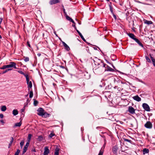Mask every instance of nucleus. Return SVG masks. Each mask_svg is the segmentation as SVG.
<instances>
[{
    "label": "nucleus",
    "mask_w": 155,
    "mask_h": 155,
    "mask_svg": "<svg viewBox=\"0 0 155 155\" xmlns=\"http://www.w3.org/2000/svg\"><path fill=\"white\" fill-rule=\"evenodd\" d=\"M149 56L151 60H150V58H149V57L147 55L145 56V58L147 62L148 63H151V61H152V62H153L155 61V59H154L153 57V54H150Z\"/></svg>",
    "instance_id": "nucleus-1"
},
{
    "label": "nucleus",
    "mask_w": 155,
    "mask_h": 155,
    "mask_svg": "<svg viewBox=\"0 0 155 155\" xmlns=\"http://www.w3.org/2000/svg\"><path fill=\"white\" fill-rule=\"evenodd\" d=\"M16 64L14 62H11L9 64L6 65V68H9L14 67V68L16 69L17 68L16 66Z\"/></svg>",
    "instance_id": "nucleus-2"
},
{
    "label": "nucleus",
    "mask_w": 155,
    "mask_h": 155,
    "mask_svg": "<svg viewBox=\"0 0 155 155\" xmlns=\"http://www.w3.org/2000/svg\"><path fill=\"white\" fill-rule=\"evenodd\" d=\"M37 111L38 112L37 113L40 116H41V117L43 115V114L45 111L41 107L39 108L38 109Z\"/></svg>",
    "instance_id": "nucleus-3"
},
{
    "label": "nucleus",
    "mask_w": 155,
    "mask_h": 155,
    "mask_svg": "<svg viewBox=\"0 0 155 155\" xmlns=\"http://www.w3.org/2000/svg\"><path fill=\"white\" fill-rule=\"evenodd\" d=\"M142 107L143 109L146 111H149L150 109L149 106L146 103H143L142 104Z\"/></svg>",
    "instance_id": "nucleus-4"
},
{
    "label": "nucleus",
    "mask_w": 155,
    "mask_h": 155,
    "mask_svg": "<svg viewBox=\"0 0 155 155\" xmlns=\"http://www.w3.org/2000/svg\"><path fill=\"white\" fill-rule=\"evenodd\" d=\"M144 126L147 128L151 129L152 127V124L150 121H147L145 124Z\"/></svg>",
    "instance_id": "nucleus-5"
},
{
    "label": "nucleus",
    "mask_w": 155,
    "mask_h": 155,
    "mask_svg": "<svg viewBox=\"0 0 155 155\" xmlns=\"http://www.w3.org/2000/svg\"><path fill=\"white\" fill-rule=\"evenodd\" d=\"M29 143H29V142L28 141L27 142L26 145L24 146L23 149V152H22V154H24L26 152V151L27 150V149H28V147L29 145Z\"/></svg>",
    "instance_id": "nucleus-6"
},
{
    "label": "nucleus",
    "mask_w": 155,
    "mask_h": 155,
    "mask_svg": "<svg viewBox=\"0 0 155 155\" xmlns=\"http://www.w3.org/2000/svg\"><path fill=\"white\" fill-rule=\"evenodd\" d=\"M135 109L131 106H129L128 107V111L131 114H133L135 113Z\"/></svg>",
    "instance_id": "nucleus-7"
},
{
    "label": "nucleus",
    "mask_w": 155,
    "mask_h": 155,
    "mask_svg": "<svg viewBox=\"0 0 155 155\" xmlns=\"http://www.w3.org/2000/svg\"><path fill=\"white\" fill-rule=\"evenodd\" d=\"M50 150L48 149V147L47 146H46L44 148V155H48V154L49 153Z\"/></svg>",
    "instance_id": "nucleus-8"
},
{
    "label": "nucleus",
    "mask_w": 155,
    "mask_h": 155,
    "mask_svg": "<svg viewBox=\"0 0 155 155\" xmlns=\"http://www.w3.org/2000/svg\"><path fill=\"white\" fill-rule=\"evenodd\" d=\"M127 35L130 38L134 41L137 38L136 36L133 34L129 33L127 34Z\"/></svg>",
    "instance_id": "nucleus-9"
},
{
    "label": "nucleus",
    "mask_w": 155,
    "mask_h": 155,
    "mask_svg": "<svg viewBox=\"0 0 155 155\" xmlns=\"http://www.w3.org/2000/svg\"><path fill=\"white\" fill-rule=\"evenodd\" d=\"M60 2L59 0H51L49 3L50 5L55 4Z\"/></svg>",
    "instance_id": "nucleus-10"
},
{
    "label": "nucleus",
    "mask_w": 155,
    "mask_h": 155,
    "mask_svg": "<svg viewBox=\"0 0 155 155\" xmlns=\"http://www.w3.org/2000/svg\"><path fill=\"white\" fill-rule=\"evenodd\" d=\"M117 150L118 148L117 146H115L113 147L112 151L116 155H117Z\"/></svg>",
    "instance_id": "nucleus-11"
},
{
    "label": "nucleus",
    "mask_w": 155,
    "mask_h": 155,
    "mask_svg": "<svg viewBox=\"0 0 155 155\" xmlns=\"http://www.w3.org/2000/svg\"><path fill=\"white\" fill-rule=\"evenodd\" d=\"M110 71L112 72H113L114 71V70L110 67L108 65H107L106 67V68L105 70V71Z\"/></svg>",
    "instance_id": "nucleus-12"
},
{
    "label": "nucleus",
    "mask_w": 155,
    "mask_h": 155,
    "mask_svg": "<svg viewBox=\"0 0 155 155\" xmlns=\"http://www.w3.org/2000/svg\"><path fill=\"white\" fill-rule=\"evenodd\" d=\"M62 43L65 48V49L67 51H69L70 50L69 47L64 42L62 41Z\"/></svg>",
    "instance_id": "nucleus-13"
},
{
    "label": "nucleus",
    "mask_w": 155,
    "mask_h": 155,
    "mask_svg": "<svg viewBox=\"0 0 155 155\" xmlns=\"http://www.w3.org/2000/svg\"><path fill=\"white\" fill-rule=\"evenodd\" d=\"M133 98L134 100L137 101H141V98L140 97H139L138 95H137L133 97Z\"/></svg>",
    "instance_id": "nucleus-14"
},
{
    "label": "nucleus",
    "mask_w": 155,
    "mask_h": 155,
    "mask_svg": "<svg viewBox=\"0 0 155 155\" xmlns=\"http://www.w3.org/2000/svg\"><path fill=\"white\" fill-rule=\"evenodd\" d=\"M135 41L142 48L143 47V45L137 38L136 39H135Z\"/></svg>",
    "instance_id": "nucleus-15"
},
{
    "label": "nucleus",
    "mask_w": 155,
    "mask_h": 155,
    "mask_svg": "<svg viewBox=\"0 0 155 155\" xmlns=\"http://www.w3.org/2000/svg\"><path fill=\"white\" fill-rule=\"evenodd\" d=\"M76 31L78 33V34L79 35L81 39L83 40L84 41H86L85 39H84V37L83 36L81 33V32L77 29H76Z\"/></svg>",
    "instance_id": "nucleus-16"
},
{
    "label": "nucleus",
    "mask_w": 155,
    "mask_h": 155,
    "mask_svg": "<svg viewBox=\"0 0 155 155\" xmlns=\"http://www.w3.org/2000/svg\"><path fill=\"white\" fill-rule=\"evenodd\" d=\"M50 115V114L48 113L46 111H45L43 115L42 116V117L45 118L48 117H49Z\"/></svg>",
    "instance_id": "nucleus-17"
},
{
    "label": "nucleus",
    "mask_w": 155,
    "mask_h": 155,
    "mask_svg": "<svg viewBox=\"0 0 155 155\" xmlns=\"http://www.w3.org/2000/svg\"><path fill=\"white\" fill-rule=\"evenodd\" d=\"M144 23L147 24L148 25L151 24L153 23V22L151 21H147L145 19L144 20Z\"/></svg>",
    "instance_id": "nucleus-18"
},
{
    "label": "nucleus",
    "mask_w": 155,
    "mask_h": 155,
    "mask_svg": "<svg viewBox=\"0 0 155 155\" xmlns=\"http://www.w3.org/2000/svg\"><path fill=\"white\" fill-rule=\"evenodd\" d=\"M149 150L148 149L144 148L143 150V154L148 153L149 152Z\"/></svg>",
    "instance_id": "nucleus-19"
},
{
    "label": "nucleus",
    "mask_w": 155,
    "mask_h": 155,
    "mask_svg": "<svg viewBox=\"0 0 155 155\" xmlns=\"http://www.w3.org/2000/svg\"><path fill=\"white\" fill-rule=\"evenodd\" d=\"M134 25V21L130 20V21H129V26L130 27H131V26H132L133 27Z\"/></svg>",
    "instance_id": "nucleus-20"
},
{
    "label": "nucleus",
    "mask_w": 155,
    "mask_h": 155,
    "mask_svg": "<svg viewBox=\"0 0 155 155\" xmlns=\"http://www.w3.org/2000/svg\"><path fill=\"white\" fill-rule=\"evenodd\" d=\"M21 124L22 123L21 121L19 123H17L14 125V127H20L21 125Z\"/></svg>",
    "instance_id": "nucleus-21"
},
{
    "label": "nucleus",
    "mask_w": 155,
    "mask_h": 155,
    "mask_svg": "<svg viewBox=\"0 0 155 155\" xmlns=\"http://www.w3.org/2000/svg\"><path fill=\"white\" fill-rule=\"evenodd\" d=\"M11 140L10 141V143H9V144H8V148H10V147L12 145V144L13 141V140H14V139H13V137H11Z\"/></svg>",
    "instance_id": "nucleus-22"
},
{
    "label": "nucleus",
    "mask_w": 155,
    "mask_h": 155,
    "mask_svg": "<svg viewBox=\"0 0 155 155\" xmlns=\"http://www.w3.org/2000/svg\"><path fill=\"white\" fill-rule=\"evenodd\" d=\"M12 114L14 116H15L18 114V111L17 110L14 109L12 111Z\"/></svg>",
    "instance_id": "nucleus-23"
},
{
    "label": "nucleus",
    "mask_w": 155,
    "mask_h": 155,
    "mask_svg": "<svg viewBox=\"0 0 155 155\" xmlns=\"http://www.w3.org/2000/svg\"><path fill=\"white\" fill-rule=\"evenodd\" d=\"M59 149L58 148H56L55 150L54 154L55 155H59Z\"/></svg>",
    "instance_id": "nucleus-24"
},
{
    "label": "nucleus",
    "mask_w": 155,
    "mask_h": 155,
    "mask_svg": "<svg viewBox=\"0 0 155 155\" xmlns=\"http://www.w3.org/2000/svg\"><path fill=\"white\" fill-rule=\"evenodd\" d=\"M27 84L28 85V87L29 88H31L32 87V83L31 81H30L28 82V83H27ZM28 90H29V88H28Z\"/></svg>",
    "instance_id": "nucleus-25"
},
{
    "label": "nucleus",
    "mask_w": 155,
    "mask_h": 155,
    "mask_svg": "<svg viewBox=\"0 0 155 155\" xmlns=\"http://www.w3.org/2000/svg\"><path fill=\"white\" fill-rule=\"evenodd\" d=\"M7 109L5 105H3L2 106L1 108V110L2 111H5Z\"/></svg>",
    "instance_id": "nucleus-26"
},
{
    "label": "nucleus",
    "mask_w": 155,
    "mask_h": 155,
    "mask_svg": "<svg viewBox=\"0 0 155 155\" xmlns=\"http://www.w3.org/2000/svg\"><path fill=\"white\" fill-rule=\"evenodd\" d=\"M109 8H110V12H111L112 14H113L114 12H113V8L111 5V3H110V4H109Z\"/></svg>",
    "instance_id": "nucleus-27"
},
{
    "label": "nucleus",
    "mask_w": 155,
    "mask_h": 155,
    "mask_svg": "<svg viewBox=\"0 0 155 155\" xmlns=\"http://www.w3.org/2000/svg\"><path fill=\"white\" fill-rule=\"evenodd\" d=\"M38 141H41L43 140V137L41 135H40L38 137V138L37 139Z\"/></svg>",
    "instance_id": "nucleus-28"
},
{
    "label": "nucleus",
    "mask_w": 155,
    "mask_h": 155,
    "mask_svg": "<svg viewBox=\"0 0 155 155\" xmlns=\"http://www.w3.org/2000/svg\"><path fill=\"white\" fill-rule=\"evenodd\" d=\"M32 136V135L31 134H28V141H29V143H30V140H31Z\"/></svg>",
    "instance_id": "nucleus-29"
},
{
    "label": "nucleus",
    "mask_w": 155,
    "mask_h": 155,
    "mask_svg": "<svg viewBox=\"0 0 155 155\" xmlns=\"http://www.w3.org/2000/svg\"><path fill=\"white\" fill-rule=\"evenodd\" d=\"M24 140H22L21 141V142L20 143V147L21 148H22L24 144Z\"/></svg>",
    "instance_id": "nucleus-30"
},
{
    "label": "nucleus",
    "mask_w": 155,
    "mask_h": 155,
    "mask_svg": "<svg viewBox=\"0 0 155 155\" xmlns=\"http://www.w3.org/2000/svg\"><path fill=\"white\" fill-rule=\"evenodd\" d=\"M33 95V92L32 91H30L29 93V97L30 98H32Z\"/></svg>",
    "instance_id": "nucleus-31"
},
{
    "label": "nucleus",
    "mask_w": 155,
    "mask_h": 155,
    "mask_svg": "<svg viewBox=\"0 0 155 155\" xmlns=\"http://www.w3.org/2000/svg\"><path fill=\"white\" fill-rule=\"evenodd\" d=\"M65 17L66 19L69 21H71V20L72 19L71 18L69 17L68 15H65Z\"/></svg>",
    "instance_id": "nucleus-32"
},
{
    "label": "nucleus",
    "mask_w": 155,
    "mask_h": 155,
    "mask_svg": "<svg viewBox=\"0 0 155 155\" xmlns=\"http://www.w3.org/2000/svg\"><path fill=\"white\" fill-rule=\"evenodd\" d=\"M12 70V69H10V68H8V69H6V70H5V71H4L2 73V74H4L6 73L8 71H11Z\"/></svg>",
    "instance_id": "nucleus-33"
},
{
    "label": "nucleus",
    "mask_w": 155,
    "mask_h": 155,
    "mask_svg": "<svg viewBox=\"0 0 155 155\" xmlns=\"http://www.w3.org/2000/svg\"><path fill=\"white\" fill-rule=\"evenodd\" d=\"M20 150L19 149H17L16 152L15 153L14 155H18Z\"/></svg>",
    "instance_id": "nucleus-34"
},
{
    "label": "nucleus",
    "mask_w": 155,
    "mask_h": 155,
    "mask_svg": "<svg viewBox=\"0 0 155 155\" xmlns=\"http://www.w3.org/2000/svg\"><path fill=\"white\" fill-rule=\"evenodd\" d=\"M124 141H127V142L130 143H132V141H131V140H128V139H125V138H124Z\"/></svg>",
    "instance_id": "nucleus-35"
},
{
    "label": "nucleus",
    "mask_w": 155,
    "mask_h": 155,
    "mask_svg": "<svg viewBox=\"0 0 155 155\" xmlns=\"http://www.w3.org/2000/svg\"><path fill=\"white\" fill-rule=\"evenodd\" d=\"M24 58H25V59H24V61L26 62H28V61H29V58L28 57H24Z\"/></svg>",
    "instance_id": "nucleus-36"
},
{
    "label": "nucleus",
    "mask_w": 155,
    "mask_h": 155,
    "mask_svg": "<svg viewBox=\"0 0 155 155\" xmlns=\"http://www.w3.org/2000/svg\"><path fill=\"white\" fill-rule=\"evenodd\" d=\"M25 105L24 107V108H22L21 109V114H23V116L24 115V111L25 110Z\"/></svg>",
    "instance_id": "nucleus-37"
},
{
    "label": "nucleus",
    "mask_w": 155,
    "mask_h": 155,
    "mask_svg": "<svg viewBox=\"0 0 155 155\" xmlns=\"http://www.w3.org/2000/svg\"><path fill=\"white\" fill-rule=\"evenodd\" d=\"M38 104V102L36 100H35L34 101V105L35 106H36Z\"/></svg>",
    "instance_id": "nucleus-38"
},
{
    "label": "nucleus",
    "mask_w": 155,
    "mask_h": 155,
    "mask_svg": "<svg viewBox=\"0 0 155 155\" xmlns=\"http://www.w3.org/2000/svg\"><path fill=\"white\" fill-rule=\"evenodd\" d=\"M104 151L103 150H100L98 155H103Z\"/></svg>",
    "instance_id": "nucleus-39"
},
{
    "label": "nucleus",
    "mask_w": 155,
    "mask_h": 155,
    "mask_svg": "<svg viewBox=\"0 0 155 155\" xmlns=\"http://www.w3.org/2000/svg\"><path fill=\"white\" fill-rule=\"evenodd\" d=\"M54 135V134L53 132L51 133L49 135V137L50 138H52Z\"/></svg>",
    "instance_id": "nucleus-40"
},
{
    "label": "nucleus",
    "mask_w": 155,
    "mask_h": 155,
    "mask_svg": "<svg viewBox=\"0 0 155 155\" xmlns=\"http://www.w3.org/2000/svg\"><path fill=\"white\" fill-rule=\"evenodd\" d=\"M7 68L6 65L3 66L2 67L0 68L1 69H4Z\"/></svg>",
    "instance_id": "nucleus-41"
},
{
    "label": "nucleus",
    "mask_w": 155,
    "mask_h": 155,
    "mask_svg": "<svg viewBox=\"0 0 155 155\" xmlns=\"http://www.w3.org/2000/svg\"><path fill=\"white\" fill-rule=\"evenodd\" d=\"M18 72L19 73H20L22 75L24 74V73L23 72H22V71H21L19 70V71H18Z\"/></svg>",
    "instance_id": "nucleus-42"
},
{
    "label": "nucleus",
    "mask_w": 155,
    "mask_h": 155,
    "mask_svg": "<svg viewBox=\"0 0 155 155\" xmlns=\"http://www.w3.org/2000/svg\"><path fill=\"white\" fill-rule=\"evenodd\" d=\"M105 147V143L104 145L103 146L101 147V150H103V151H104V149Z\"/></svg>",
    "instance_id": "nucleus-43"
},
{
    "label": "nucleus",
    "mask_w": 155,
    "mask_h": 155,
    "mask_svg": "<svg viewBox=\"0 0 155 155\" xmlns=\"http://www.w3.org/2000/svg\"><path fill=\"white\" fill-rule=\"evenodd\" d=\"M63 12H64L65 15H67L66 12H65V10L64 8H63Z\"/></svg>",
    "instance_id": "nucleus-44"
},
{
    "label": "nucleus",
    "mask_w": 155,
    "mask_h": 155,
    "mask_svg": "<svg viewBox=\"0 0 155 155\" xmlns=\"http://www.w3.org/2000/svg\"><path fill=\"white\" fill-rule=\"evenodd\" d=\"M113 15V16L115 19V20H116L117 19V18L116 17V16L114 14V13L113 14H112Z\"/></svg>",
    "instance_id": "nucleus-45"
},
{
    "label": "nucleus",
    "mask_w": 155,
    "mask_h": 155,
    "mask_svg": "<svg viewBox=\"0 0 155 155\" xmlns=\"http://www.w3.org/2000/svg\"><path fill=\"white\" fill-rule=\"evenodd\" d=\"M26 80L27 81V83H28L29 81V77L26 78Z\"/></svg>",
    "instance_id": "nucleus-46"
},
{
    "label": "nucleus",
    "mask_w": 155,
    "mask_h": 155,
    "mask_svg": "<svg viewBox=\"0 0 155 155\" xmlns=\"http://www.w3.org/2000/svg\"><path fill=\"white\" fill-rule=\"evenodd\" d=\"M26 78L29 77L28 75V74H25L24 73V74H23Z\"/></svg>",
    "instance_id": "nucleus-47"
},
{
    "label": "nucleus",
    "mask_w": 155,
    "mask_h": 155,
    "mask_svg": "<svg viewBox=\"0 0 155 155\" xmlns=\"http://www.w3.org/2000/svg\"><path fill=\"white\" fill-rule=\"evenodd\" d=\"M102 64L103 65V67H105V68H106V67L107 65L106 64L104 63H102Z\"/></svg>",
    "instance_id": "nucleus-48"
},
{
    "label": "nucleus",
    "mask_w": 155,
    "mask_h": 155,
    "mask_svg": "<svg viewBox=\"0 0 155 155\" xmlns=\"http://www.w3.org/2000/svg\"><path fill=\"white\" fill-rule=\"evenodd\" d=\"M27 44L29 47L31 48L30 45V44L29 42L28 41L27 42Z\"/></svg>",
    "instance_id": "nucleus-49"
},
{
    "label": "nucleus",
    "mask_w": 155,
    "mask_h": 155,
    "mask_svg": "<svg viewBox=\"0 0 155 155\" xmlns=\"http://www.w3.org/2000/svg\"><path fill=\"white\" fill-rule=\"evenodd\" d=\"M3 117H4V115L3 114H0V117L1 118H2Z\"/></svg>",
    "instance_id": "nucleus-50"
},
{
    "label": "nucleus",
    "mask_w": 155,
    "mask_h": 155,
    "mask_svg": "<svg viewBox=\"0 0 155 155\" xmlns=\"http://www.w3.org/2000/svg\"><path fill=\"white\" fill-rule=\"evenodd\" d=\"M70 21L72 23H73L74 24H75V23L74 22V21L72 19L71 21Z\"/></svg>",
    "instance_id": "nucleus-51"
},
{
    "label": "nucleus",
    "mask_w": 155,
    "mask_h": 155,
    "mask_svg": "<svg viewBox=\"0 0 155 155\" xmlns=\"http://www.w3.org/2000/svg\"><path fill=\"white\" fill-rule=\"evenodd\" d=\"M70 21L72 23H73L74 24H75V23L74 22V21L72 19L71 21Z\"/></svg>",
    "instance_id": "nucleus-52"
},
{
    "label": "nucleus",
    "mask_w": 155,
    "mask_h": 155,
    "mask_svg": "<svg viewBox=\"0 0 155 155\" xmlns=\"http://www.w3.org/2000/svg\"><path fill=\"white\" fill-rule=\"evenodd\" d=\"M2 18H0V24H1V22L2 21Z\"/></svg>",
    "instance_id": "nucleus-53"
},
{
    "label": "nucleus",
    "mask_w": 155,
    "mask_h": 155,
    "mask_svg": "<svg viewBox=\"0 0 155 155\" xmlns=\"http://www.w3.org/2000/svg\"><path fill=\"white\" fill-rule=\"evenodd\" d=\"M152 63L153 65L155 67V61L153 62H152Z\"/></svg>",
    "instance_id": "nucleus-54"
},
{
    "label": "nucleus",
    "mask_w": 155,
    "mask_h": 155,
    "mask_svg": "<svg viewBox=\"0 0 155 155\" xmlns=\"http://www.w3.org/2000/svg\"><path fill=\"white\" fill-rule=\"evenodd\" d=\"M0 122H1V123H3V124H4V121H3V120H0Z\"/></svg>",
    "instance_id": "nucleus-55"
},
{
    "label": "nucleus",
    "mask_w": 155,
    "mask_h": 155,
    "mask_svg": "<svg viewBox=\"0 0 155 155\" xmlns=\"http://www.w3.org/2000/svg\"><path fill=\"white\" fill-rule=\"evenodd\" d=\"M106 61L107 63L110 64V63L107 60H106Z\"/></svg>",
    "instance_id": "nucleus-56"
},
{
    "label": "nucleus",
    "mask_w": 155,
    "mask_h": 155,
    "mask_svg": "<svg viewBox=\"0 0 155 155\" xmlns=\"http://www.w3.org/2000/svg\"><path fill=\"white\" fill-rule=\"evenodd\" d=\"M72 26H73V27H74H74H76V26H75V24H74V25H73H73H72Z\"/></svg>",
    "instance_id": "nucleus-57"
},
{
    "label": "nucleus",
    "mask_w": 155,
    "mask_h": 155,
    "mask_svg": "<svg viewBox=\"0 0 155 155\" xmlns=\"http://www.w3.org/2000/svg\"><path fill=\"white\" fill-rule=\"evenodd\" d=\"M37 55L38 56H40L41 55V54H38Z\"/></svg>",
    "instance_id": "nucleus-58"
},
{
    "label": "nucleus",
    "mask_w": 155,
    "mask_h": 155,
    "mask_svg": "<svg viewBox=\"0 0 155 155\" xmlns=\"http://www.w3.org/2000/svg\"><path fill=\"white\" fill-rule=\"evenodd\" d=\"M2 38V37L0 35V39Z\"/></svg>",
    "instance_id": "nucleus-59"
},
{
    "label": "nucleus",
    "mask_w": 155,
    "mask_h": 155,
    "mask_svg": "<svg viewBox=\"0 0 155 155\" xmlns=\"http://www.w3.org/2000/svg\"><path fill=\"white\" fill-rule=\"evenodd\" d=\"M74 28L76 29H76H77V28H76V27H74Z\"/></svg>",
    "instance_id": "nucleus-60"
},
{
    "label": "nucleus",
    "mask_w": 155,
    "mask_h": 155,
    "mask_svg": "<svg viewBox=\"0 0 155 155\" xmlns=\"http://www.w3.org/2000/svg\"><path fill=\"white\" fill-rule=\"evenodd\" d=\"M74 28L76 29H76H77V28H76V27H74Z\"/></svg>",
    "instance_id": "nucleus-61"
},
{
    "label": "nucleus",
    "mask_w": 155,
    "mask_h": 155,
    "mask_svg": "<svg viewBox=\"0 0 155 155\" xmlns=\"http://www.w3.org/2000/svg\"><path fill=\"white\" fill-rule=\"evenodd\" d=\"M79 24L80 25L81 24V23H80L79 22Z\"/></svg>",
    "instance_id": "nucleus-62"
},
{
    "label": "nucleus",
    "mask_w": 155,
    "mask_h": 155,
    "mask_svg": "<svg viewBox=\"0 0 155 155\" xmlns=\"http://www.w3.org/2000/svg\"><path fill=\"white\" fill-rule=\"evenodd\" d=\"M112 66L114 68V66L112 65Z\"/></svg>",
    "instance_id": "nucleus-63"
},
{
    "label": "nucleus",
    "mask_w": 155,
    "mask_h": 155,
    "mask_svg": "<svg viewBox=\"0 0 155 155\" xmlns=\"http://www.w3.org/2000/svg\"><path fill=\"white\" fill-rule=\"evenodd\" d=\"M107 1H109L110 0H106Z\"/></svg>",
    "instance_id": "nucleus-64"
}]
</instances>
